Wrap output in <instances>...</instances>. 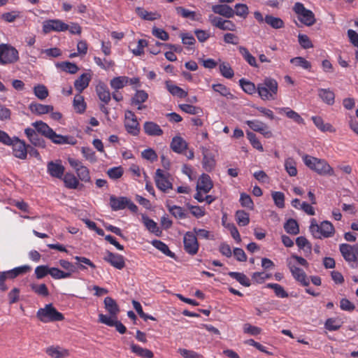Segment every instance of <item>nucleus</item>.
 Wrapping results in <instances>:
<instances>
[{
    "mask_svg": "<svg viewBox=\"0 0 358 358\" xmlns=\"http://www.w3.org/2000/svg\"><path fill=\"white\" fill-rule=\"evenodd\" d=\"M0 143L12 146L13 155L20 159H25L27 156L29 145L18 137L11 138L6 131L0 129Z\"/></svg>",
    "mask_w": 358,
    "mask_h": 358,
    "instance_id": "1",
    "label": "nucleus"
},
{
    "mask_svg": "<svg viewBox=\"0 0 358 358\" xmlns=\"http://www.w3.org/2000/svg\"><path fill=\"white\" fill-rule=\"evenodd\" d=\"M278 92V83L271 77H266L262 83L257 84V93L263 101H273Z\"/></svg>",
    "mask_w": 358,
    "mask_h": 358,
    "instance_id": "2",
    "label": "nucleus"
},
{
    "mask_svg": "<svg viewBox=\"0 0 358 358\" xmlns=\"http://www.w3.org/2000/svg\"><path fill=\"white\" fill-rule=\"evenodd\" d=\"M302 159L307 167L320 176H333L334 174V169L325 159L308 155H304Z\"/></svg>",
    "mask_w": 358,
    "mask_h": 358,
    "instance_id": "3",
    "label": "nucleus"
},
{
    "mask_svg": "<svg viewBox=\"0 0 358 358\" xmlns=\"http://www.w3.org/2000/svg\"><path fill=\"white\" fill-rule=\"evenodd\" d=\"M310 231L315 238H325L334 236L335 229L333 224L329 221H323L318 224L315 219L310 222Z\"/></svg>",
    "mask_w": 358,
    "mask_h": 358,
    "instance_id": "4",
    "label": "nucleus"
},
{
    "mask_svg": "<svg viewBox=\"0 0 358 358\" xmlns=\"http://www.w3.org/2000/svg\"><path fill=\"white\" fill-rule=\"evenodd\" d=\"M36 316L43 323L62 321L64 319L63 314L57 311L52 303L46 304L44 308H39Z\"/></svg>",
    "mask_w": 358,
    "mask_h": 358,
    "instance_id": "5",
    "label": "nucleus"
},
{
    "mask_svg": "<svg viewBox=\"0 0 358 358\" xmlns=\"http://www.w3.org/2000/svg\"><path fill=\"white\" fill-rule=\"evenodd\" d=\"M20 59L18 50L8 43L0 44V65L13 64Z\"/></svg>",
    "mask_w": 358,
    "mask_h": 358,
    "instance_id": "6",
    "label": "nucleus"
},
{
    "mask_svg": "<svg viewBox=\"0 0 358 358\" xmlns=\"http://www.w3.org/2000/svg\"><path fill=\"white\" fill-rule=\"evenodd\" d=\"M293 10L296 14L298 20L303 24L310 27L315 23V14L312 10L307 9L302 3H295L293 6Z\"/></svg>",
    "mask_w": 358,
    "mask_h": 358,
    "instance_id": "7",
    "label": "nucleus"
},
{
    "mask_svg": "<svg viewBox=\"0 0 358 358\" xmlns=\"http://www.w3.org/2000/svg\"><path fill=\"white\" fill-rule=\"evenodd\" d=\"M110 206L113 211L123 210L127 208L132 213L138 211L137 206L129 198L126 196H115L111 195L110 196Z\"/></svg>",
    "mask_w": 358,
    "mask_h": 358,
    "instance_id": "8",
    "label": "nucleus"
},
{
    "mask_svg": "<svg viewBox=\"0 0 358 358\" xmlns=\"http://www.w3.org/2000/svg\"><path fill=\"white\" fill-rule=\"evenodd\" d=\"M68 161L71 166L75 170L79 180L85 183L91 182L90 170L87 166L76 159L69 158Z\"/></svg>",
    "mask_w": 358,
    "mask_h": 358,
    "instance_id": "9",
    "label": "nucleus"
},
{
    "mask_svg": "<svg viewBox=\"0 0 358 358\" xmlns=\"http://www.w3.org/2000/svg\"><path fill=\"white\" fill-rule=\"evenodd\" d=\"M124 127L126 131L132 136H138L140 133V124L136 115L131 110L125 111Z\"/></svg>",
    "mask_w": 358,
    "mask_h": 358,
    "instance_id": "10",
    "label": "nucleus"
},
{
    "mask_svg": "<svg viewBox=\"0 0 358 358\" xmlns=\"http://www.w3.org/2000/svg\"><path fill=\"white\" fill-rule=\"evenodd\" d=\"M155 181L157 187L163 192H166L168 190L173 188L169 173L160 169L156 171Z\"/></svg>",
    "mask_w": 358,
    "mask_h": 358,
    "instance_id": "11",
    "label": "nucleus"
},
{
    "mask_svg": "<svg viewBox=\"0 0 358 358\" xmlns=\"http://www.w3.org/2000/svg\"><path fill=\"white\" fill-rule=\"evenodd\" d=\"M339 250L344 259L349 264L358 262V244L351 245L342 243L339 245Z\"/></svg>",
    "mask_w": 358,
    "mask_h": 358,
    "instance_id": "12",
    "label": "nucleus"
},
{
    "mask_svg": "<svg viewBox=\"0 0 358 358\" xmlns=\"http://www.w3.org/2000/svg\"><path fill=\"white\" fill-rule=\"evenodd\" d=\"M183 245L185 251L190 255L197 254L199 248V243L197 237L192 231H187L183 236Z\"/></svg>",
    "mask_w": 358,
    "mask_h": 358,
    "instance_id": "13",
    "label": "nucleus"
},
{
    "mask_svg": "<svg viewBox=\"0 0 358 358\" xmlns=\"http://www.w3.org/2000/svg\"><path fill=\"white\" fill-rule=\"evenodd\" d=\"M69 29V24L59 19L47 20L43 23V32L48 34L51 31H65Z\"/></svg>",
    "mask_w": 358,
    "mask_h": 358,
    "instance_id": "14",
    "label": "nucleus"
},
{
    "mask_svg": "<svg viewBox=\"0 0 358 358\" xmlns=\"http://www.w3.org/2000/svg\"><path fill=\"white\" fill-rule=\"evenodd\" d=\"M209 21L213 27L222 31H234L236 29L235 23L229 20H224L222 17L210 15Z\"/></svg>",
    "mask_w": 358,
    "mask_h": 358,
    "instance_id": "15",
    "label": "nucleus"
},
{
    "mask_svg": "<svg viewBox=\"0 0 358 358\" xmlns=\"http://www.w3.org/2000/svg\"><path fill=\"white\" fill-rule=\"evenodd\" d=\"M286 262L294 278L303 286H308L310 282L306 273L301 268L296 267L290 259H287Z\"/></svg>",
    "mask_w": 358,
    "mask_h": 358,
    "instance_id": "16",
    "label": "nucleus"
},
{
    "mask_svg": "<svg viewBox=\"0 0 358 358\" xmlns=\"http://www.w3.org/2000/svg\"><path fill=\"white\" fill-rule=\"evenodd\" d=\"M103 260L119 270H122L125 266L124 257L117 253L106 251Z\"/></svg>",
    "mask_w": 358,
    "mask_h": 358,
    "instance_id": "17",
    "label": "nucleus"
},
{
    "mask_svg": "<svg viewBox=\"0 0 358 358\" xmlns=\"http://www.w3.org/2000/svg\"><path fill=\"white\" fill-rule=\"evenodd\" d=\"M245 124L254 131L259 132L265 138H271L272 132L269 130L268 127L262 121L258 120H247Z\"/></svg>",
    "mask_w": 358,
    "mask_h": 358,
    "instance_id": "18",
    "label": "nucleus"
},
{
    "mask_svg": "<svg viewBox=\"0 0 358 358\" xmlns=\"http://www.w3.org/2000/svg\"><path fill=\"white\" fill-rule=\"evenodd\" d=\"M99 322L108 327H115L116 330L122 334L127 331L126 327L117 320V317H109L108 315L101 313L99 315Z\"/></svg>",
    "mask_w": 358,
    "mask_h": 358,
    "instance_id": "19",
    "label": "nucleus"
},
{
    "mask_svg": "<svg viewBox=\"0 0 358 358\" xmlns=\"http://www.w3.org/2000/svg\"><path fill=\"white\" fill-rule=\"evenodd\" d=\"M65 168L60 160L50 161L47 164V172L50 176L62 179L64 174Z\"/></svg>",
    "mask_w": 358,
    "mask_h": 358,
    "instance_id": "20",
    "label": "nucleus"
},
{
    "mask_svg": "<svg viewBox=\"0 0 358 358\" xmlns=\"http://www.w3.org/2000/svg\"><path fill=\"white\" fill-rule=\"evenodd\" d=\"M96 92L99 99L105 104H108L111 99V94L108 86L101 81H99L96 86Z\"/></svg>",
    "mask_w": 358,
    "mask_h": 358,
    "instance_id": "21",
    "label": "nucleus"
},
{
    "mask_svg": "<svg viewBox=\"0 0 358 358\" xmlns=\"http://www.w3.org/2000/svg\"><path fill=\"white\" fill-rule=\"evenodd\" d=\"M212 10L214 13L222 15L226 18H232L234 17V9L226 3L217 4L212 6Z\"/></svg>",
    "mask_w": 358,
    "mask_h": 358,
    "instance_id": "22",
    "label": "nucleus"
},
{
    "mask_svg": "<svg viewBox=\"0 0 358 358\" xmlns=\"http://www.w3.org/2000/svg\"><path fill=\"white\" fill-rule=\"evenodd\" d=\"M92 80V75L89 73H83L74 82L75 89L80 94L88 86Z\"/></svg>",
    "mask_w": 358,
    "mask_h": 358,
    "instance_id": "23",
    "label": "nucleus"
},
{
    "mask_svg": "<svg viewBox=\"0 0 358 358\" xmlns=\"http://www.w3.org/2000/svg\"><path fill=\"white\" fill-rule=\"evenodd\" d=\"M213 184L210 177L206 173H203L199 178L196 190H201L203 193H208L213 188Z\"/></svg>",
    "mask_w": 358,
    "mask_h": 358,
    "instance_id": "24",
    "label": "nucleus"
},
{
    "mask_svg": "<svg viewBox=\"0 0 358 358\" xmlns=\"http://www.w3.org/2000/svg\"><path fill=\"white\" fill-rule=\"evenodd\" d=\"M30 111L36 115H41L50 113L54 109L51 105H45L42 103L32 102L29 106Z\"/></svg>",
    "mask_w": 358,
    "mask_h": 358,
    "instance_id": "25",
    "label": "nucleus"
},
{
    "mask_svg": "<svg viewBox=\"0 0 358 358\" xmlns=\"http://www.w3.org/2000/svg\"><path fill=\"white\" fill-rule=\"evenodd\" d=\"M145 133L148 136H159L163 134V130L159 125L154 122H145L143 124Z\"/></svg>",
    "mask_w": 358,
    "mask_h": 358,
    "instance_id": "26",
    "label": "nucleus"
},
{
    "mask_svg": "<svg viewBox=\"0 0 358 358\" xmlns=\"http://www.w3.org/2000/svg\"><path fill=\"white\" fill-rule=\"evenodd\" d=\"M104 305L106 310L108 312L109 317H117L120 312V308L116 301L111 297L107 296L104 299Z\"/></svg>",
    "mask_w": 358,
    "mask_h": 358,
    "instance_id": "27",
    "label": "nucleus"
},
{
    "mask_svg": "<svg viewBox=\"0 0 358 358\" xmlns=\"http://www.w3.org/2000/svg\"><path fill=\"white\" fill-rule=\"evenodd\" d=\"M142 222L145 228L152 234H154L157 236H160L162 234V230L158 227L157 224L149 217L145 215H142Z\"/></svg>",
    "mask_w": 358,
    "mask_h": 358,
    "instance_id": "28",
    "label": "nucleus"
},
{
    "mask_svg": "<svg viewBox=\"0 0 358 358\" xmlns=\"http://www.w3.org/2000/svg\"><path fill=\"white\" fill-rule=\"evenodd\" d=\"M48 138L50 139L52 142H53L54 143L59 145H73L76 143V140L73 137L57 134L54 131H52V134H50V136H48Z\"/></svg>",
    "mask_w": 358,
    "mask_h": 358,
    "instance_id": "29",
    "label": "nucleus"
},
{
    "mask_svg": "<svg viewBox=\"0 0 358 358\" xmlns=\"http://www.w3.org/2000/svg\"><path fill=\"white\" fill-rule=\"evenodd\" d=\"M45 352L54 358H64L69 355V352L66 349H63L59 346H50L45 349Z\"/></svg>",
    "mask_w": 358,
    "mask_h": 358,
    "instance_id": "30",
    "label": "nucleus"
},
{
    "mask_svg": "<svg viewBox=\"0 0 358 358\" xmlns=\"http://www.w3.org/2000/svg\"><path fill=\"white\" fill-rule=\"evenodd\" d=\"M319 97L327 105L332 106L335 102V94L330 89L320 88L318 90Z\"/></svg>",
    "mask_w": 358,
    "mask_h": 358,
    "instance_id": "31",
    "label": "nucleus"
},
{
    "mask_svg": "<svg viewBox=\"0 0 358 358\" xmlns=\"http://www.w3.org/2000/svg\"><path fill=\"white\" fill-rule=\"evenodd\" d=\"M62 179L68 189H77L80 185L78 178L72 173H66Z\"/></svg>",
    "mask_w": 358,
    "mask_h": 358,
    "instance_id": "32",
    "label": "nucleus"
},
{
    "mask_svg": "<svg viewBox=\"0 0 358 358\" xmlns=\"http://www.w3.org/2000/svg\"><path fill=\"white\" fill-rule=\"evenodd\" d=\"M131 350L133 353L142 358H153V352L147 348H143L138 345L132 343Z\"/></svg>",
    "mask_w": 358,
    "mask_h": 358,
    "instance_id": "33",
    "label": "nucleus"
},
{
    "mask_svg": "<svg viewBox=\"0 0 358 358\" xmlns=\"http://www.w3.org/2000/svg\"><path fill=\"white\" fill-rule=\"evenodd\" d=\"M279 113L281 114L282 113L285 114V115L288 118L294 120L295 122H296L298 124H304V120L301 117V115L298 113L292 110L290 108H288V107L280 108Z\"/></svg>",
    "mask_w": 358,
    "mask_h": 358,
    "instance_id": "34",
    "label": "nucleus"
},
{
    "mask_svg": "<svg viewBox=\"0 0 358 358\" xmlns=\"http://www.w3.org/2000/svg\"><path fill=\"white\" fill-rule=\"evenodd\" d=\"M171 148L177 153H182L187 147V143L180 136L173 138Z\"/></svg>",
    "mask_w": 358,
    "mask_h": 358,
    "instance_id": "35",
    "label": "nucleus"
},
{
    "mask_svg": "<svg viewBox=\"0 0 358 358\" xmlns=\"http://www.w3.org/2000/svg\"><path fill=\"white\" fill-rule=\"evenodd\" d=\"M202 166L207 172H210L214 169L215 166V160L212 153L209 152L203 153Z\"/></svg>",
    "mask_w": 358,
    "mask_h": 358,
    "instance_id": "36",
    "label": "nucleus"
},
{
    "mask_svg": "<svg viewBox=\"0 0 358 358\" xmlns=\"http://www.w3.org/2000/svg\"><path fill=\"white\" fill-rule=\"evenodd\" d=\"M135 11L138 16L145 20L153 21L160 17V15L157 13L148 12L141 7L136 8Z\"/></svg>",
    "mask_w": 358,
    "mask_h": 358,
    "instance_id": "37",
    "label": "nucleus"
},
{
    "mask_svg": "<svg viewBox=\"0 0 358 358\" xmlns=\"http://www.w3.org/2000/svg\"><path fill=\"white\" fill-rule=\"evenodd\" d=\"M32 126L36 129L37 133L41 134L46 138H48L53 131L52 128L43 121H36L33 122Z\"/></svg>",
    "mask_w": 358,
    "mask_h": 358,
    "instance_id": "38",
    "label": "nucleus"
},
{
    "mask_svg": "<svg viewBox=\"0 0 358 358\" xmlns=\"http://www.w3.org/2000/svg\"><path fill=\"white\" fill-rule=\"evenodd\" d=\"M312 120L317 129L322 131L334 132L335 129L329 123H324L323 119L320 116H313Z\"/></svg>",
    "mask_w": 358,
    "mask_h": 358,
    "instance_id": "39",
    "label": "nucleus"
},
{
    "mask_svg": "<svg viewBox=\"0 0 358 358\" xmlns=\"http://www.w3.org/2000/svg\"><path fill=\"white\" fill-rule=\"evenodd\" d=\"M166 207L169 211V213L175 217L176 219H185L187 217V212L183 208L176 206V205H169L167 204Z\"/></svg>",
    "mask_w": 358,
    "mask_h": 358,
    "instance_id": "40",
    "label": "nucleus"
},
{
    "mask_svg": "<svg viewBox=\"0 0 358 358\" xmlns=\"http://www.w3.org/2000/svg\"><path fill=\"white\" fill-rule=\"evenodd\" d=\"M55 65L63 71L71 74H75L79 70L78 66L76 64L70 62H57Z\"/></svg>",
    "mask_w": 358,
    "mask_h": 358,
    "instance_id": "41",
    "label": "nucleus"
},
{
    "mask_svg": "<svg viewBox=\"0 0 358 358\" xmlns=\"http://www.w3.org/2000/svg\"><path fill=\"white\" fill-rule=\"evenodd\" d=\"M238 51L243 57V59L252 67L258 68L259 66L257 63L256 59L252 56L249 50L243 46L238 47Z\"/></svg>",
    "mask_w": 358,
    "mask_h": 358,
    "instance_id": "42",
    "label": "nucleus"
},
{
    "mask_svg": "<svg viewBox=\"0 0 358 358\" xmlns=\"http://www.w3.org/2000/svg\"><path fill=\"white\" fill-rule=\"evenodd\" d=\"M73 106L76 113L82 114L86 110V103L84 100V97L80 94H76L74 96Z\"/></svg>",
    "mask_w": 358,
    "mask_h": 358,
    "instance_id": "43",
    "label": "nucleus"
},
{
    "mask_svg": "<svg viewBox=\"0 0 358 358\" xmlns=\"http://www.w3.org/2000/svg\"><path fill=\"white\" fill-rule=\"evenodd\" d=\"M265 22L275 29L282 28L285 26V23L281 18L271 15H266L265 16Z\"/></svg>",
    "mask_w": 358,
    "mask_h": 358,
    "instance_id": "44",
    "label": "nucleus"
},
{
    "mask_svg": "<svg viewBox=\"0 0 358 358\" xmlns=\"http://www.w3.org/2000/svg\"><path fill=\"white\" fill-rule=\"evenodd\" d=\"M151 244L155 248H157V250L161 251L163 254L166 255V256L172 257V258L175 257V254L173 252H171L169 250L168 245L165 243L162 242V241L153 240L151 242Z\"/></svg>",
    "mask_w": 358,
    "mask_h": 358,
    "instance_id": "45",
    "label": "nucleus"
},
{
    "mask_svg": "<svg viewBox=\"0 0 358 358\" xmlns=\"http://www.w3.org/2000/svg\"><path fill=\"white\" fill-rule=\"evenodd\" d=\"M228 275L245 287H250L251 285L250 279L243 273L230 271Z\"/></svg>",
    "mask_w": 358,
    "mask_h": 358,
    "instance_id": "46",
    "label": "nucleus"
},
{
    "mask_svg": "<svg viewBox=\"0 0 358 358\" xmlns=\"http://www.w3.org/2000/svg\"><path fill=\"white\" fill-rule=\"evenodd\" d=\"M236 220L239 226H247L250 222L249 213L243 210H238L236 212Z\"/></svg>",
    "mask_w": 358,
    "mask_h": 358,
    "instance_id": "47",
    "label": "nucleus"
},
{
    "mask_svg": "<svg viewBox=\"0 0 358 358\" xmlns=\"http://www.w3.org/2000/svg\"><path fill=\"white\" fill-rule=\"evenodd\" d=\"M127 76H117L113 78L110 85L112 89L118 91L127 85Z\"/></svg>",
    "mask_w": 358,
    "mask_h": 358,
    "instance_id": "48",
    "label": "nucleus"
},
{
    "mask_svg": "<svg viewBox=\"0 0 358 358\" xmlns=\"http://www.w3.org/2000/svg\"><path fill=\"white\" fill-rule=\"evenodd\" d=\"M287 233L292 235H296L299 233V227L297 222L294 219H289L284 225Z\"/></svg>",
    "mask_w": 358,
    "mask_h": 358,
    "instance_id": "49",
    "label": "nucleus"
},
{
    "mask_svg": "<svg viewBox=\"0 0 358 358\" xmlns=\"http://www.w3.org/2000/svg\"><path fill=\"white\" fill-rule=\"evenodd\" d=\"M239 84L243 90L249 94H252L256 92H257V85L256 86L253 83L250 81L246 80L244 78H241L239 80Z\"/></svg>",
    "mask_w": 358,
    "mask_h": 358,
    "instance_id": "50",
    "label": "nucleus"
},
{
    "mask_svg": "<svg viewBox=\"0 0 358 358\" xmlns=\"http://www.w3.org/2000/svg\"><path fill=\"white\" fill-rule=\"evenodd\" d=\"M166 87L168 91L173 95L178 96L179 98H185L187 96V92L182 90L181 87L169 84V82L166 83Z\"/></svg>",
    "mask_w": 358,
    "mask_h": 358,
    "instance_id": "51",
    "label": "nucleus"
},
{
    "mask_svg": "<svg viewBox=\"0 0 358 358\" xmlns=\"http://www.w3.org/2000/svg\"><path fill=\"white\" fill-rule=\"evenodd\" d=\"M342 323L343 322L340 320L331 317L326 320L324 327L330 331H337L341 327Z\"/></svg>",
    "mask_w": 358,
    "mask_h": 358,
    "instance_id": "52",
    "label": "nucleus"
},
{
    "mask_svg": "<svg viewBox=\"0 0 358 358\" xmlns=\"http://www.w3.org/2000/svg\"><path fill=\"white\" fill-rule=\"evenodd\" d=\"M285 169L290 176L297 175L296 162L292 157H289L285 161Z\"/></svg>",
    "mask_w": 358,
    "mask_h": 358,
    "instance_id": "53",
    "label": "nucleus"
},
{
    "mask_svg": "<svg viewBox=\"0 0 358 358\" xmlns=\"http://www.w3.org/2000/svg\"><path fill=\"white\" fill-rule=\"evenodd\" d=\"M212 88L214 92L219 93L221 96L227 98H232L233 94L231 93L229 88L223 84H213Z\"/></svg>",
    "mask_w": 358,
    "mask_h": 358,
    "instance_id": "54",
    "label": "nucleus"
},
{
    "mask_svg": "<svg viewBox=\"0 0 358 358\" xmlns=\"http://www.w3.org/2000/svg\"><path fill=\"white\" fill-rule=\"evenodd\" d=\"M266 287L273 289L275 294L280 298L288 297V293L285 290L282 286L277 283H268Z\"/></svg>",
    "mask_w": 358,
    "mask_h": 358,
    "instance_id": "55",
    "label": "nucleus"
},
{
    "mask_svg": "<svg viewBox=\"0 0 358 358\" xmlns=\"http://www.w3.org/2000/svg\"><path fill=\"white\" fill-rule=\"evenodd\" d=\"M31 290L38 296L46 297L49 295V291L45 284H31Z\"/></svg>",
    "mask_w": 358,
    "mask_h": 358,
    "instance_id": "56",
    "label": "nucleus"
},
{
    "mask_svg": "<svg viewBox=\"0 0 358 358\" xmlns=\"http://www.w3.org/2000/svg\"><path fill=\"white\" fill-rule=\"evenodd\" d=\"M148 99V93L144 90H137L131 99L132 104L140 105Z\"/></svg>",
    "mask_w": 358,
    "mask_h": 358,
    "instance_id": "57",
    "label": "nucleus"
},
{
    "mask_svg": "<svg viewBox=\"0 0 358 358\" xmlns=\"http://www.w3.org/2000/svg\"><path fill=\"white\" fill-rule=\"evenodd\" d=\"M220 72L221 75L228 79H231L234 77V72L230 64L227 62H222L219 66Z\"/></svg>",
    "mask_w": 358,
    "mask_h": 358,
    "instance_id": "58",
    "label": "nucleus"
},
{
    "mask_svg": "<svg viewBox=\"0 0 358 358\" xmlns=\"http://www.w3.org/2000/svg\"><path fill=\"white\" fill-rule=\"evenodd\" d=\"M234 15L245 19L249 14L248 6L245 3H236L234 6Z\"/></svg>",
    "mask_w": 358,
    "mask_h": 358,
    "instance_id": "59",
    "label": "nucleus"
},
{
    "mask_svg": "<svg viewBox=\"0 0 358 358\" xmlns=\"http://www.w3.org/2000/svg\"><path fill=\"white\" fill-rule=\"evenodd\" d=\"M290 62L296 66L301 67L303 69L310 70L311 63L302 57H296L290 59Z\"/></svg>",
    "mask_w": 358,
    "mask_h": 358,
    "instance_id": "60",
    "label": "nucleus"
},
{
    "mask_svg": "<svg viewBox=\"0 0 358 358\" xmlns=\"http://www.w3.org/2000/svg\"><path fill=\"white\" fill-rule=\"evenodd\" d=\"M49 275H50L52 278L56 280L70 278V273H65L64 271L56 267H50Z\"/></svg>",
    "mask_w": 358,
    "mask_h": 358,
    "instance_id": "61",
    "label": "nucleus"
},
{
    "mask_svg": "<svg viewBox=\"0 0 358 358\" xmlns=\"http://www.w3.org/2000/svg\"><path fill=\"white\" fill-rule=\"evenodd\" d=\"M34 93L35 96L41 100L46 99L48 96V90L44 85H37L34 86Z\"/></svg>",
    "mask_w": 358,
    "mask_h": 358,
    "instance_id": "62",
    "label": "nucleus"
},
{
    "mask_svg": "<svg viewBox=\"0 0 358 358\" xmlns=\"http://www.w3.org/2000/svg\"><path fill=\"white\" fill-rule=\"evenodd\" d=\"M176 10L178 15L182 16L184 18H189L192 20H196V13L194 11L189 10L182 6H178L176 8Z\"/></svg>",
    "mask_w": 358,
    "mask_h": 358,
    "instance_id": "63",
    "label": "nucleus"
},
{
    "mask_svg": "<svg viewBox=\"0 0 358 358\" xmlns=\"http://www.w3.org/2000/svg\"><path fill=\"white\" fill-rule=\"evenodd\" d=\"M247 138L249 140L250 143L252 145V147L261 152L264 151L263 146L259 139L257 138L256 135L252 131H248L246 133Z\"/></svg>",
    "mask_w": 358,
    "mask_h": 358,
    "instance_id": "64",
    "label": "nucleus"
}]
</instances>
